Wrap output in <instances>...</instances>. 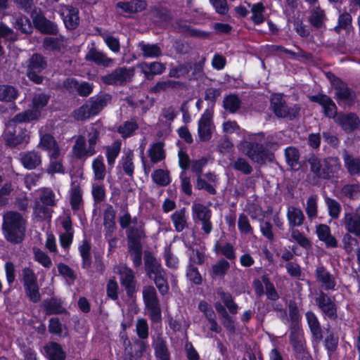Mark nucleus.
<instances>
[{"mask_svg":"<svg viewBox=\"0 0 360 360\" xmlns=\"http://www.w3.org/2000/svg\"><path fill=\"white\" fill-rule=\"evenodd\" d=\"M34 23L36 28L42 34L49 35H57L58 28L57 25L48 20L43 15H38L34 19Z\"/></svg>","mask_w":360,"mask_h":360,"instance_id":"obj_25","label":"nucleus"},{"mask_svg":"<svg viewBox=\"0 0 360 360\" xmlns=\"http://www.w3.org/2000/svg\"><path fill=\"white\" fill-rule=\"evenodd\" d=\"M70 205L74 211H77L83 205L82 193L80 186L72 184L70 190Z\"/></svg>","mask_w":360,"mask_h":360,"instance_id":"obj_43","label":"nucleus"},{"mask_svg":"<svg viewBox=\"0 0 360 360\" xmlns=\"http://www.w3.org/2000/svg\"><path fill=\"white\" fill-rule=\"evenodd\" d=\"M315 278L324 290H334L336 286L335 276L323 266H319L315 271Z\"/></svg>","mask_w":360,"mask_h":360,"instance_id":"obj_18","label":"nucleus"},{"mask_svg":"<svg viewBox=\"0 0 360 360\" xmlns=\"http://www.w3.org/2000/svg\"><path fill=\"white\" fill-rule=\"evenodd\" d=\"M134 75V68L119 67L101 76V81L105 85L123 86L132 82Z\"/></svg>","mask_w":360,"mask_h":360,"instance_id":"obj_5","label":"nucleus"},{"mask_svg":"<svg viewBox=\"0 0 360 360\" xmlns=\"http://www.w3.org/2000/svg\"><path fill=\"white\" fill-rule=\"evenodd\" d=\"M139 128V125L134 120L124 122L117 129L118 133L123 139L128 138L133 135L134 132Z\"/></svg>","mask_w":360,"mask_h":360,"instance_id":"obj_47","label":"nucleus"},{"mask_svg":"<svg viewBox=\"0 0 360 360\" xmlns=\"http://www.w3.org/2000/svg\"><path fill=\"white\" fill-rule=\"evenodd\" d=\"M309 20L313 27L317 29L321 28L326 20L324 11L320 7L314 8L311 11Z\"/></svg>","mask_w":360,"mask_h":360,"instance_id":"obj_44","label":"nucleus"},{"mask_svg":"<svg viewBox=\"0 0 360 360\" xmlns=\"http://www.w3.org/2000/svg\"><path fill=\"white\" fill-rule=\"evenodd\" d=\"M308 218L312 220L316 218L318 214L317 196L311 195L307 200V206L305 208Z\"/></svg>","mask_w":360,"mask_h":360,"instance_id":"obj_61","label":"nucleus"},{"mask_svg":"<svg viewBox=\"0 0 360 360\" xmlns=\"http://www.w3.org/2000/svg\"><path fill=\"white\" fill-rule=\"evenodd\" d=\"M310 171L319 179H329L340 169V164L337 158H319L314 155L308 159Z\"/></svg>","mask_w":360,"mask_h":360,"instance_id":"obj_3","label":"nucleus"},{"mask_svg":"<svg viewBox=\"0 0 360 360\" xmlns=\"http://www.w3.org/2000/svg\"><path fill=\"white\" fill-rule=\"evenodd\" d=\"M42 307L46 315L59 314L65 311V309L62 306L60 300L56 297L44 300Z\"/></svg>","mask_w":360,"mask_h":360,"instance_id":"obj_33","label":"nucleus"},{"mask_svg":"<svg viewBox=\"0 0 360 360\" xmlns=\"http://www.w3.org/2000/svg\"><path fill=\"white\" fill-rule=\"evenodd\" d=\"M150 14L157 24L168 23L172 19L170 11L166 7L155 6L151 8Z\"/></svg>","mask_w":360,"mask_h":360,"instance_id":"obj_31","label":"nucleus"},{"mask_svg":"<svg viewBox=\"0 0 360 360\" xmlns=\"http://www.w3.org/2000/svg\"><path fill=\"white\" fill-rule=\"evenodd\" d=\"M21 281L23 287L37 283V276L34 270L30 267L25 266L21 270Z\"/></svg>","mask_w":360,"mask_h":360,"instance_id":"obj_53","label":"nucleus"},{"mask_svg":"<svg viewBox=\"0 0 360 360\" xmlns=\"http://www.w3.org/2000/svg\"><path fill=\"white\" fill-rule=\"evenodd\" d=\"M287 218L291 229H295L296 226H302L305 219L303 212L295 206L288 207Z\"/></svg>","mask_w":360,"mask_h":360,"instance_id":"obj_32","label":"nucleus"},{"mask_svg":"<svg viewBox=\"0 0 360 360\" xmlns=\"http://www.w3.org/2000/svg\"><path fill=\"white\" fill-rule=\"evenodd\" d=\"M41 116L37 110H27L17 114L9 122L5 133L6 144L10 147L27 145L30 141V135L25 128L18 126L17 123L29 122L36 120Z\"/></svg>","mask_w":360,"mask_h":360,"instance_id":"obj_1","label":"nucleus"},{"mask_svg":"<svg viewBox=\"0 0 360 360\" xmlns=\"http://www.w3.org/2000/svg\"><path fill=\"white\" fill-rule=\"evenodd\" d=\"M52 212L53 210L49 208L48 206H46L39 201L35 202L34 214L40 220L51 219Z\"/></svg>","mask_w":360,"mask_h":360,"instance_id":"obj_56","label":"nucleus"},{"mask_svg":"<svg viewBox=\"0 0 360 360\" xmlns=\"http://www.w3.org/2000/svg\"><path fill=\"white\" fill-rule=\"evenodd\" d=\"M315 303L325 317L332 321L338 319V307L334 297L321 290L315 297Z\"/></svg>","mask_w":360,"mask_h":360,"instance_id":"obj_12","label":"nucleus"},{"mask_svg":"<svg viewBox=\"0 0 360 360\" xmlns=\"http://www.w3.org/2000/svg\"><path fill=\"white\" fill-rule=\"evenodd\" d=\"M151 280L154 281L160 295H165L168 293L169 288L166 273L157 276H153Z\"/></svg>","mask_w":360,"mask_h":360,"instance_id":"obj_60","label":"nucleus"},{"mask_svg":"<svg viewBox=\"0 0 360 360\" xmlns=\"http://www.w3.org/2000/svg\"><path fill=\"white\" fill-rule=\"evenodd\" d=\"M24 68L27 77L37 84H41L44 77L40 73L47 68L46 58L41 53H35L25 62Z\"/></svg>","mask_w":360,"mask_h":360,"instance_id":"obj_4","label":"nucleus"},{"mask_svg":"<svg viewBox=\"0 0 360 360\" xmlns=\"http://www.w3.org/2000/svg\"><path fill=\"white\" fill-rule=\"evenodd\" d=\"M181 82L172 80L160 81L156 83L150 89L153 94H158L169 89H176L181 86Z\"/></svg>","mask_w":360,"mask_h":360,"instance_id":"obj_52","label":"nucleus"},{"mask_svg":"<svg viewBox=\"0 0 360 360\" xmlns=\"http://www.w3.org/2000/svg\"><path fill=\"white\" fill-rule=\"evenodd\" d=\"M72 150L75 157L79 159L91 156L94 154L89 152V147H86V139L84 136H79L77 139Z\"/></svg>","mask_w":360,"mask_h":360,"instance_id":"obj_37","label":"nucleus"},{"mask_svg":"<svg viewBox=\"0 0 360 360\" xmlns=\"http://www.w3.org/2000/svg\"><path fill=\"white\" fill-rule=\"evenodd\" d=\"M49 360H65V353L57 342H50L44 347Z\"/></svg>","mask_w":360,"mask_h":360,"instance_id":"obj_34","label":"nucleus"},{"mask_svg":"<svg viewBox=\"0 0 360 360\" xmlns=\"http://www.w3.org/2000/svg\"><path fill=\"white\" fill-rule=\"evenodd\" d=\"M270 109L278 118H288L290 120L297 117L300 108L294 105L289 107L281 94L272 95L270 100Z\"/></svg>","mask_w":360,"mask_h":360,"instance_id":"obj_8","label":"nucleus"},{"mask_svg":"<svg viewBox=\"0 0 360 360\" xmlns=\"http://www.w3.org/2000/svg\"><path fill=\"white\" fill-rule=\"evenodd\" d=\"M305 316L313 340L319 343L323 339V331L316 315L313 311H308L306 312Z\"/></svg>","mask_w":360,"mask_h":360,"instance_id":"obj_23","label":"nucleus"},{"mask_svg":"<svg viewBox=\"0 0 360 360\" xmlns=\"http://www.w3.org/2000/svg\"><path fill=\"white\" fill-rule=\"evenodd\" d=\"M85 60L105 68L111 67L114 64V60L112 58H108L104 53L97 50L94 47L89 49L85 56Z\"/></svg>","mask_w":360,"mask_h":360,"instance_id":"obj_22","label":"nucleus"},{"mask_svg":"<svg viewBox=\"0 0 360 360\" xmlns=\"http://www.w3.org/2000/svg\"><path fill=\"white\" fill-rule=\"evenodd\" d=\"M214 127L212 122V115L206 110L198 122V136L201 141H208L211 139Z\"/></svg>","mask_w":360,"mask_h":360,"instance_id":"obj_16","label":"nucleus"},{"mask_svg":"<svg viewBox=\"0 0 360 360\" xmlns=\"http://www.w3.org/2000/svg\"><path fill=\"white\" fill-rule=\"evenodd\" d=\"M20 161L27 169H34L41 164V156L39 152L30 150L20 154Z\"/></svg>","mask_w":360,"mask_h":360,"instance_id":"obj_24","label":"nucleus"},{"mask_svg":"<svg viewBox=\"0 0 360 360\" xmlns=\"http://www.w3.org/2000/svg\"><path fill=\"white\" fill-rule=\"evenodd\" d=\"M79 10L70 6H66L62 13L65 25L68 30L76 29L79 24Z\"/></svg>","mask_w":360,"mask_h":360,"instance_id":"obj_30","label":"nucleus"},{"mask_svg":"<svg viewBox=\"0 0 360 360\" xmlns=\"http://www.w3.org/2000/svg\"><path fill=\"white\" fill-rule=\"evenodd\" d=\"M289 340L295 354L307 349L304 334L300 328L290 329Z\"/></svg>","mask_w":360,"mask_h":360,"instance_id":"obj_27","label":"nucleus"},{"mask_svg":"<svg viewBox=\"0 0 360 360\" xmlns=\"http://www.w3.org/2000/svg\"><path fill=\"white\" fill-rule=\"evenodd\" d=\"M316 233L319 239L325 243L327 248L338 247V240L332 236L330 227L323 224H319L316 226Z\"/></svg>","mask_w":360,"mask_h":360,"instance_id":"obj_29","label":"nucleus"},{"mask_svg":"<svg viewBox=\"0 0 360 360\" xmlns=\"http://www.w3.org/2000/svg\"><path fill=\"white\" fill-rule=\"evenodd\" d=\"M341 225L349 233L360 238V214L358 212L345 210Z\"/></svg>","mask_w":360,"mask_h":360,"instance_id":"obj_15","label":"nucleus"},{"mask_svg":"<svg viewBox=\"0 0 360 360\" xmlns=\"http://www.w3.org/2000/svg\"><path fill=\"white\" fill-rule=\"evenodd\" d=\"M285 158L287 165L292 169H298L300 167V153L294 146H289L285 149Z\"/></svg>","mask_w":360,"mask_h":360,"instance_id":"obj_36","label":"nucleus"},{"mask_svg":"<svg viewBox=\"0 0 360 360\" xmlns=\"http://www.w3.org/2000/svg\"><path fill=\"white\" fill-rule=\"evenodd\" d=\"M334 121L347 134H350L360 126V119L354 112H338Z\"/></svg>","mask_w":360,"mask_h":360,"instance_id":"obj_14","label":"nucleus"},{"mask_svg":"<svg viewBox=\"0 0 360 360\" xmlns=\"http://www.w3.org/2000/svg\"><path fill=\"white\" fill-rule=\"evenodd\" d=\"M93 170L94 172V178L96 180L104 179L106 174L105 166L103 163L102 158H96L94 160L92 164Z\"/></svg>","mask_w":360,"mask_h":360,"instance_id":"obj_64","label":"nucleus"},{"mask_svg":"<svg viewBox=\"0 0 360 360\" xmlns=\"http://www.w3.org/2000/svg\"><path fill=\"white\" fill-rule=\"evenodd\" d=\"M345 166L351 175L360 174V158L349 154L347 151L343 153Z\"/></svg>","mask_w":360,"mask_h":360,"instance_id":"obj_35","label":"nucleus"},{"mask_svg":"<svg viewBox=\"0 0 360 360\" xmlns=\"http://www.w3.org/2000/svg\"><path fill=\"white\" fill-rule=\"evenodd\" d=\"M142 294L150 319L155 323L160 321L161 309L155 288L152 285H145L143 288Z\"/></svg>","mask_w":360,"mask_h":360,"instance_id":"obj_6","label":"nucleus"},{"mask_svg":"<svg viewBox=\"0 0 360 360\" xmlns=\"http://www.w3.org/2000/svg\"><path fill=\"white\" fill-rule=\"evenodd\" d=\"M230 166L236 171L240 172L245 175H249L252 172V167L244 158H237L233 160Z\"/></svg>","mask_w":360,"mask_h":360,"instance_id":"obj_46","label":"nucleus"},{"mask_svg":"<svg viewBox=\"0 0 360 360\" xmlns=\"http://www.w3.org/2000/svg\"><path fill=\"white\" fill-rule=\"evenodd\" d=\"M13 25L15 28L20 30L22 33L30 34L32 31L30 20L23 15L16 16Z\"/></svg>","mask_w":360,"mask_h":360,"instance_id":"obj_54","label":"nucleus"},{"mask_svg":"<svg viewBox=\"0 0 360 360\" xmlns=\"http://www.w3.org/2000/svg\"><path fill=\"white\" fill-rule=\"evenodd\" d=\"M153 181L159 186H167L171 182L169 171L156 169L152 174Z\"/></svg>","mask_w":360,"mask_h":360,"instance_id":"obj_50","label":"nucleus"},{"mask_svg":"<svg viewBox=\"0 0 360 360\" xmlns=\"http://www.w3.org/2000/svg\"><path fill=\"white\" fill-rule=\"evenodd\" d=\"M148 155L153 164H156L163 160L165 158L163 143L158 142L152 144L148 150Z\"/></svg>","mask_w":360,"mask_h":360,"instance_id":"obj_39","label":"nucleus"},{"mask_svg":"<svg viewBox=\"0 0 360 360\" xmlns=\"http://www.w3.org/2000/svg\"><path fill=\"white\" fill-rule=\"evenodd\" d=\"M42 46L50 51H62L67 47V39L63 35L44 38Z\"/></svg>","mask_w":360,"mask_h":360,"instance_id":"obj_26","label":"nucleus"},{"mask_svg":"<svg viewBox=\"0 0 360 360\" xmlns=\"http://www.w3.org/2000/svg\"><path fill=\"white\" fill-rule=\"evenodd\" d=\"M172 221L174 225L175 230L177 232L182 231L185 228L188 226L186 218V208L183 207L181 210L174 212L172 217Z\"/></svg>","mask_w":360,"mask_h":360,"instance_id":"obj_41","label":"nucleus"},{"mask_svg":"<svg viewBox=\"0 0 360 360\" xmlns=\"http://www.w3.org/2000/svg\"><path fill=\"white\" fill-rule=\"evenodd\" d=\"M192 214L195 223L201 226L205 234H210L212 231L211 210L203 204L195 202L192 205Z\"/></svg>","mask_w":360,"mask_h":360,"instance_id":"obj_11","label":"nucleus"},{"mask_svg":"<svg viewBox=\"0 0 360 360\" xmlns=\"http://www.w3.org/2000/svg\"><path fill=\"white\" fill-rule=\"evenodd\" d=\"M335 98L339 105L350 106L354 102L355 95L343 81L335 86Z\"/></svg>","mask_w":360,"mask_h":360,"instance_id":"obj_17","label":"nucleus"},{"mask_svg":"<svg viewBox=\"0 0 360 360\" xmlns=\"http://www.w3.org/2000/svg\"><path fill=\"white\" fill-rule=\"evenodd\" d=\"M143 223L139 221L138 226H130L127 231V242L130 245H142L141 241L146 238Z\"/></svg>","mask_w":360,"mask_h":360,"instance_id":"obj_28","label":"nucleus"},{"mask_svg":"<svg viewBox=\"0 0 360 360\" xmlns=\"http://www.w3.org/2000/svg\"><path fill=\"white\" fill-rule=\"evenodd\" d=\"M2 233L10 243H21L25 237L26 219L18 212L7 211L3 214Z\"/></svg>","mask_w":360,"mask_h":360,"instance_id":"obj_2","label":"nucleus"},{"mask_svg":"<svg viewBox=\"0 0 360 360\" xmlns=\"http://www.w3.org/2000/svg\"><path fill=\"white\" fill-rule=\"evenodd\" d=\"M120 340L124 347V360H139L147 350L146 342L139 339L131 342L125 333H120ZM148 360H150V358L148 357Z\"/></svg>","mask_w":360,"mask_h":360,"instance_id":"obj_9","label":"nucleus"},{"mask_svg":"<svg viewBox=\"0 0 360 360\" xmlns=\"http://www.w3.org/2000/svg\"><path fill=\"white\" fill-rule=\"evenodd\" d=\"M289 316L290 319V328H299L300 314L297 305L295 301L290 300L288 303Z\"/></svg>","mask_w":360,"mask_h":360,"instance_id":"obj_49","label":"nucleus"},{"mask_svg":"<svg viewBox=\"0 0 360 360\" xmlns=\"http://www.w3.org/2000/svg\"><path fill=\"white\" fill-rule=\"evenodd\" d=\"M18 96V90L8 84L0 85V101L5 103L13 102Z\"/></svg>","mask_w":360,"mask_h":360,"instance_id":"obj_40","label":"nucleus"},{"mask_svg":"<svg viewBox=\"0 0 360 360\" xmlns=\"http://www.w3.org/2000/svg\"><path fill=\"white\" fill-rule=\"evenodd\" d=\"M144 266L146 276L150 278L165 273L160 262L149 252L144 255Z\"/></svg>","mask_w":360,"mask_h":360,"instance_id":"obj_20","label":"nucleus"},{"mask_svg":"<svg viewBox=\"0 0 360 360\" xmlns=\"http://www.w3.org/2000/svg\"><path fill=\"white\" fill-rule=\"evenodd\" d=\"M324 200L328 208V215L333 219H338L342 211L340 203L336 200L326 195L324 197Z\"/></svg>","mask_w":360,"mask_h":360,"instance_id":"obj_45","label":"nucleus"},{"mask_svg":"<svg viewBox=\"0 0 360 360\" xmlns=\"http://www.w3.org/2000/svg\"><path fill=\"white\" fill-rule=\"evenodd\" d=\"M115 212L112 206L108 207L103 215V225L106 230V236H110L115 229Z\"/></svg>","mask_w":360,"mask_h":360,"instance_id":"obj_42","label":"nucleus"},{"mask_svg":"<svg viewBox=\"0 0 360 360\" xmlns=\"http://www.w3.org/2000/svg\"><path fill=\"white\" fill-rule=\"evenodd\" d=\"M120 141H115L110 146L106 147L107 161L109 165H112L115 163V159L120 152Z\"/></svg>","mask_w":360,"mask_h":360,"instance_id":"obj_55","label":"nucleus"},{"mask_svg":"<svg viewBox=\"0 0 360 360\" xmlns=\"http://www.w3.org/2000/svg\"><path fill=\"white\" fill-rule=\"evenodd\" d=\"M117 273L120 276V284L129 297H133L136 292L137 281L134 271L125 264L117 266Z\"/></svg>","mask_w":360,"mask_h":360,"instance_id":"obj_13","label":"nucleus"},{"mask_svg":"<svg viewBox=\"0 0 360 360\" xmlns=\"http://www.w3.org/2000/svg\"><path fill=\"white\" fill-rule=\"evenodd\" d=\"M240 100L234 94H231L224 98V108L231 113L236 112L240 107Z\"/></svg>","mask_w":360,"mask_h":360,"instance_id":"obj_57","label":"nucleus"},{"mask_svg":"<svg viewBox=\"0 0 360 360\" xmlns=\"http://www.w3.org/2000/svg\"><path fill=\"white\" fill-rule=\"evenodd\" d=\"M218 295L228 308L229 312L232 314H236L238 312V307L234 302L232 295L230 293L224 292L221 290L218 291Z\"/></svg>","mask_w":360,"mask_h":360,"instance_id":"obj_63","label":"nucleus"},{"mask_svg":"<svg viewBox=\"0 0 360 360\" xmlns=\"http://www.w3.org/2000/svg\"><path fill=\"white\" fill-rule=\"evenodd\" d=\"M340 193L349 200L358 199L360 196V185L359 184H345L341 188Z\"/></svg>","mask_w":360,"mask_h":360,"instance_id":"obj_48","label":"nucleus"},{"mask_svg":"<svg viewBox=\"0 0 360 360\" xmlns=\"http://www.w3.org/2000/svg\"><path fill=\"white\" fill-rule=\"evenodd\" d=\"M142 245H128V252L135 267L140 266L142 263Z\"/></svg>","mask_w":360,"mask_h":360,"instance_id":"obj_58","label":"nucleus"},{"mask_svg":"<svg viewBox=\"0 0 360 360\" xmlns=\"http://www.w3.org/2000/svg\"><path fill=\"white\" fill-rule=\"evenodd\" d=\"M152 347L157 360H170V352L162 334L158 333L153 338Z\"/></svg>","mask_w":360,"mask_h":360,"instance_id":"obj_21","label":"nucleus"},{"mask_svg":"<svg viewBox=\"0 0 360 360\" xmlns=\"http://www.w3.org/2000/svg\"><path fill=\"white\" fill-rule=\"evenodd\" d=\"M291 237L299 245L306 250L310 249L312 246L311 241L298 229H291Z\"/></svg>","mask_w":360,"mask_h":360,"instance_id":"obj_62","label":"nucleus"},{"mask_svg":"<svg viewBox=\"0 0 360 360\" xmlns=\"http://www.w3.org/2000/svg\"><path fill=\"white\" fill-rule=\"evenodd\" d=\"M230 264L226 260L220 259L212 266L211 276L212 278H222L228 272Z\"/></svg>","mask_w":360,"mask_h":360,"instance_id":"obj_51","label":"nucleus"},{"mask_svg":"<svg viewBox=\"0 0 360 360\" xmlns=\"http://www.w3.org/2000/svg\"><path fill=\"white\" fill-rule=\"evenodd\" d=\"M105 105V99L103 97H98L95 100L91 98L81 107L74 110L72 115L76 120H86L98 114Z\"/></svg>","mask_w":360,"mask_h":360,"instance_id":"obj_10","label":"nucleus"},{"mask_svg":"<svg viewBox=\"0 0 360 360\" xmlns=\"http://www.w3.org/2000/svg\"><path fill=\"white\" fill-rule=\"evenodd\" d=\"M138 47L143 58H158L162 55V49L158 44L141 42L138 44Z\"/></svg>","mask_w":360,"mask_h":360,"instance_id":"obj_38","label":"nucleus"},{"mask_svg":"<svg viewBox=\"0 0 360 360\" xmlns=\"http://www.w3.org/2000/svg\"><path fill=\"white\" fill-rule=\"evenodd\" d=\"M311 101L317 103L322 106L324 115L329 118H335L338 115L337 107L333 101L328 96L323 94L311 96Z\"/></svg>","mask_w":360,"mask_h":360,"instance_id":"obj_19","label":"nucleus"},{"mask_svg":"<svg viewBox=\"0 0 360 360\" xmlns=\"http://www.w3.org/2000/svg\"><path fill=\"white\" fill-rule=\"evenodd\" d=\"M133 158V153L129 151L122 158L121 160L122 167L124 173L130 177H133L134 170Z\"/></svg>","mask_w":360,"mask_h":360,"instance_id":"obj_59","label":"nucleus"},{"mask_svg":"<svg viewBox=\"0 0 360 360\" xmlns=\"http://www.w3.org/2000/svg\"><path fill=\"white\" fill-rule=\"evenodd\" d=\"M242 149L245 155L260 165L265 164L266 161L271 162L274 158V153L257 142L245 141L242 144Z\"/></svg>","mask_w":360,"mask_h":360,"instance_id":"obj_7","label":"nucleus"}]
</instances>
